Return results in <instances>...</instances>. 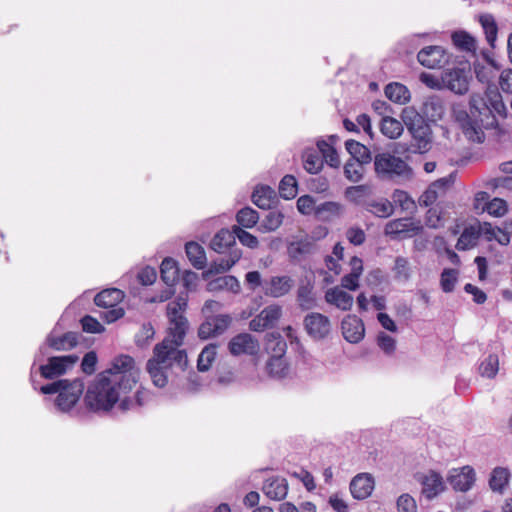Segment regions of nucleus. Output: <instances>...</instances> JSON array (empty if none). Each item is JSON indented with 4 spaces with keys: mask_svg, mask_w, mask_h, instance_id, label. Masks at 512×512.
<instances>
[{
    "mask_svg": "<svg viewBox=\"0 0 512 512\" xmlns=\"http://www.w3.org/2000/svg\"><path fill=\"white\" fill-rule=\"evenodd\" d=\"M139 377L140 369L133 357L127 354L116 356L111 367L98 373L88 385L84 395L85 407L94 413L111 411L120 395L129 393Z\"/></svg>",
    "mask_w": 512,
    "mask_h": 512,
    "instance_id": "obj_1",
    "label": "nucleus"
},
{
    "mask_svg": "<svg viewBox=\"0 0 512 512\" xmlns=\"http://www.w3.org/2000/svg\"><path fill=\"white\" fill-rule=\"evenodd\" d=\"M452 116L464 136L469 141L475 143L484 142V129H493L498 126V121L491 107L486 99L480 95H471L469 111L462 105H454L452 107Z\"/></svg>",
    "mask_w": 512,
    "mask_h": 512,
    "instance_id": "obj_2",
    "label": "nucleus"
},
{
    "mask_svg": "<svg viewBox=\"0 0 512 512\" xmlns=\"http://www.w3.org/2000/svg\"><path fill=\"white\" fill-rule=\"evenodd\" d=\"M84 388L83 379L75 378L73 380L54 379L53 382L42 385L39 390L45 395L57 394L54 400L57 411L77 416L80 410L75 409V406L83 394Z\"/></svg>",
    "mask_w": 512,
    "mask_h": 512,
    "instance_id": "obj_3",
    "label": "nucleus"
},
{
    "mask_svg": "<svg viewBox=\"0 0 512 512\" xmlns=\"http://www.w3.org/2000/svg\"><path fill=\"white\" fill-rule=\"evenodd\" d=\"M402 122L416 144L413 145V153H425L430 150L432 142V129L423 115L413 107H405L401 112Z\"/></svg>",
    "mask_w": 512,
    "mask_h": 512,
    "instance_id": "obj_4",
    "label": "nucleus"
},
{
    "mask_svg": "<svg viewBox=\"0 0 512 512\" xmlns=\"http://www.w3.org/2000/svg\"><path fill=\"white\" fill-rule=\"evenodd\" d=\"M374 170L380 180H410L413 177V169L403 159L389 152L375 155Z\"/></svg>",
    "mask_w": 512,
    "mask_h": 512,
    "instance_id": "obj_5",
    "label": "nucleus"
},
{
    "mask_svg": "<svg viewBox=\"0 0 512 512\" xmlns=\"http://www.w3.org/2000/svg\"><path fill=\"white\" fill-rule=\"evenodd\" d=\"M79 360L75 354L51 356L47 359V363L40 365L39 373L41 377L54 380L67 373Z\"/></svg>",
    "mask_w": 512,
    "mask_h": 512,
    "instance_id": "obj_6",
    "label": "nucleus"
},
{
    "mask_svg": "<svg viewBox=\"0 0 512 512\" xmlns=\"http://www.w3.org/2000/svg\"><path fill=\"white\" fill-rule=\"evenodd\" d=\"M232 317L229 314L207 316L198 328V337L207 340L222 335L231 325Z\"/></svg>",
    "mask_w": 512,
    "mask_h": 512,
    "instance_id": "obj_7",
    "label": "nucleus"
},
{
    "mask_svg": "<svg viewBox=\"0 0 512 512\" xmlns=\"http://www.w3.org/2000/svg\"><path fill=\"white\" fill-rule=\"evenodd\" d=\"M423 230L420 222L412 221V218L404 217L389 221L384 228V234L391 239L399 240L406 237H412Z\"/></svg>",
    "mask_w": 512,
    "mask_h": 512,
    "instance_id": "obj_8",
    "label": "nucleus"
},
{
    "mask_svg": "<svg viewBox=\"0 0 512 512\" xmlns=\"http://www.w3.org/2000/svg\"><path fill=\"white\" fill-rule=\"evenodd\" d=\"M446 480L453 490L467 492L473 487L476 481V473L472 466L465 465L461 468L450 470Z\"/></svg>",
    "mask_w": 512,
    "mask_h": 512,
    "instance_id": "obj_9",
    "label": "nucleus"
},
{
    "mask_svg": "<svg viewBox=\"0 0 512 512\" xmlns=\"http://www.w3.org/2000/svg\"><path fill=\"white\" fill-rule=\"evenodd\" d=\"M304 327L311 338L314 340H323L330 333L331 323L327 316L313 312L305 316Z\"/></svg>",
    "mask_w": 512,
    "mask_h": 512,
    "instance_id": "obj_10",
    "label": "nucleus"
},
{
    "mask_svg": "<svg viewBox=\"0 0 512 512\" xmlns=\"http://www.w3.org/2000/svg\"><path fill=\"white\" fill-rule=\"evenodd\" d=\"M258 340L249 333H239L228 343V350L233 356L242 354L254 356L259 352Z\"/></svg>",
    "mask_w": 512,
    "mask_h": 512,
    "instance_id": "obj_11",
    "label": "nucleus"
},
{
    "mask_svg": "<svg viewBox=\"0 0 512 512\" xmlns=\"http://www.w3.org/2000/svg\"><path fill=\"white\" fill-rule=\"evenodd\" d=\"M343 337L349 343L360 342L365 335V327L361 318L356 315H347L341 322Z\"/></svg>",
    "mask_w": 512,
    "mask_h": 512,
    "instance_id": "obj_12",
    "label": "nucleus"
},
{
    "mask_svg": "<svg viewBox=\"0 0 512 512\" xmlns=\"http://www.w3.org/2000/svg\"><path fill=\"white\" fill-rule=\"evenodd\" d=\"M465 68H453L445 71L442 80L446 87L456 94H465L468 91V76Z\"/></svg>",
    "mask_w": 512,
    "mask_h": 512,
    "instance_id": "obj_13",
    "label": "nucleus"
},
{
    "mask_svg": "<svg viewBox=\"0 0 512 512\" xmlns=\"http://www.w3.org/2000/svg\"><path fill=\"white\" fill-rule=\"evenodd\" d=\"M295 282L290 276H273L270 280L263 283L265 295L279 298L288 294L293 288Z\"/></svg>",
    "mask_w": 512,
    "mask_h": 512,
    "instance_id": "obj_14",
    "label": "nucleus"
},
{
    "mask_svg": "<svg viewBox=\"0 0 512 512\" xmlns=\"http://www.w3.org/2000/svg\"><path fill=\"white\" fill-rule=\"evenodd\" d=\"M445 56L443 47L432 45L422 48L417 54V60L422 66L434 69L447 61Z\"/></svg>",
    "mask_w": 512,
    "mask_h": 512,
    "instance_id": "obj_15",
    "label": "nucleus"
},
{
    "mask_svg": "<svg viewBox=\"0 0 512 512\" xmlns=\"http://www.w3.org/2000/svg\"><path fill=\"white\" fill-rule=\"evenodd\" d=\"M422 484V494L429 500L435 498L445 491L446 485L439 472L430 470L427 475L420 479Z\"/></svg>",
    "mask_w": 512,
    "mask_h": 512,
    "instance_id": "obj_16",
    "label": "nucleus"
},
{
    "mask_svg": "<svg viewBox=\"0 0 512 512\" xmlns=\"http://www.w3.org/2000/svg\"><path fill=\"white\" fill-rule=\"evenodd\" d=\"M374 489V478L369 473H359L350 482V492L353 498L364 500Z\"/></svg>",
    "mask_w": 512,
    "mask_h": 512,
    "instance_id": "obj_17",
    "label": "nucleus"
},
{
    "mask_svg": "<svg viewBox=\"0 0 512 512\" xmlns=\"http://www.w3.org/2000/svg\"><path fill=\"white\" fill-rule=\"evenodd\" d=\"M82 335L78 332L69 331L60 336L50 333L46 338V345L55 351H69L75 348Z\"/></svg>",
    "mask_w": 512,
    "mask_h": 512,
    "instance_id": "obj_18",
    "label": "nucleus"
},
{
    "mask_svg": "<svg viewBox=\"0 0 512 512\" xmlns=\"http://www.w3.org/2000/svg\"><path fill=\"white\" fill-rule=\"evenodd\" d=\"M252 202L264 210H271L278 202V197L274 189L268 185L257 187L251 196Z\"/></svg>",
    "mask_w": 512,
    "mask_h": 512,
    "instance_id": "obj_19",
    "label": "nucleus"
},
{
    "mask_svg": "<svg viewBox=\"0 0 512 512\" xmlns=\"http://www.w3.org/2000/svg\"><path fill=\"white\" fill-rule=\"evenodd\" d=\"M422 113L429 122L436 123L441 120L445 114V107L441 97L437 95L428 97L423 103Z\"/></svg>",
    "mask_w": 512,
    "mask_h": 512,
    "instance_id": "obj_20",
    "label": "nucleus"
},
{
    "mask_svg": "<svg viewBox=\"0 0 512 512\" xmlns=\"http://www.w3.org/2000/svg\"><path fill=\"white\" fill-rule=\"evenodd\" d=\"M262 491L272 500H283L288 492V484L285 478L273 477L264 482Z\"/></svg>",
    "mask_w": 512,
    "mask_h": 512,
    "instance_id": "obj_21",
    "label": "nucleus"
},
{
    "mask_svg": "<svg viewBox=\"0 0 512 512\" xmlns=\"http://www.w3.org/2000/svg\"><path fill=\"white\" fill-rule=\"evenodd\" d=\"M235 245L234 225L230 230L227 228L220 229L210 242V248L217 253H223L226 249L234 247Z\"/></svg>",
    "mask_w": 512,
    "mask_h": 512,
    "instance_id": "obj_22",
    "label": "nucleus"
},
{
    "mask_svg": "<svg viewBox=\"0 0 512 512\" xmlns=\"http://www.w3.org/2000/svg\"><path fill=\"white\" fill-rule=\"evenodd\" d=\"M345 148L351 155V159L358 163V166L369 164L372 161L371 151L362 143L349 139L345 142Z\"/></svg>",
    "mask_w": 512,
    "mask_h": 512,
    "instance_id": "obj_23",
    "label": "nucleus"
},
{
    "mask_svg": "<svg viewBox=\"0 0 512 512\" xmlns=\"http://www.w3.org/2000/svg\"><path fill=\"white\" fill-rule=\"evenodd\" d=\"M325 300L343 311L350 310L353 305V296L338 287L328 289L325 293Z\"/></svg>",
    "mask_w": 512,
    "mask_h": 512,
    "instance_id": "obj_24",
    "label": "nucleus"
},
{
    "mask_svg": "<svg viewBox=\"0 0 512 512\" xmlns=\"http://www.w3.org/2000/svg\"><path fill=\"white\" fill-rule=\"evenodd\" d=\"M180 269L178 263L172 257H166L160 265V275L162 281L168 286L173 287L179 280Z\"/></svg>",
    "mask_w": 512,
    "mask_h": 512,
    "instance_id": "obj_25",
    "label": "nucleus"
},
{
    "mask_svg": "<svg viewBox=\"0 0 512 512\" xmlns=\"http://www.w3.org/2000/svg\"><path fill=\"white\" fill-rule=\"evenodd\" d=\"M124 298V293L120 289L110 288L102 290L94 297V303L98 307L108 309L115 307Z\"/></svg>",
    "mask_w": 512,
    "mask_h": 512,
    "instance_id": "obj_26",
    "label": "nucleus"
},
{
    "mask_svg": "<svg viewBox=\"0 0 512 512\" xmlns=\"http://www.w3.org/2000/svg\"><path fill=\"white\" fill-rule=\"evenodd\" d=\"M265 350L270 357H285L287 343L279 332L267 333L265 336Z\"/></svg>",
    "mask_w": 512,
    "mask_h": 512,
    "instance_id": "obj_27",
    "label": "nucleus"
},
{
    "mask_svg": "<svg viewBox=\"0 0 512 512\" xmlns=\"http://www.w3.org/2000/svg\"><path fill=\"white\" fill-rule=\"evenodd\" d=\"M266 371L270 377L280 380L288 377L290 365L286 357H269Z\"/></svg>",
    "mask_w": 512,
    "mask_h": 512,
    "instance_id": "obj_28",
    "label": "nucleus"
},
{
    "mask_svg": "<svg viewBox=\"0 0 512 512\" xmlns=\"http://www.w3.org/2000/svg\"><path fill=\"white\" fill-rule=\"evenodd\" d=\"M384 93L389 100L398 104H405L411 98L409 89L399 82L387 84L384 88Z\"/></svg>",
    "mask_w": 512,
    "mask_h": 512,
    "instance_id": "obj_29",
    "label": "nucleus"
},
{
    "mask_svg": "<svg viewBox=\"0 0 512 512\" xmlns=\"http://www.w3.org/2000/svg\"><path fill=\"white\" fill-rule=\"evenodd\" d=\"M170 324L172 326L169 328V332L173 337L171 343H173L175 347H179L183 344L189 328L188 320L185 316L173 317L170 319Z\"/></svg>",
    "mask_w": 512,
    "mask_h": 512,
    "instance_id": "obj_30",
    "label": "nucleus"
},
{
    "mask_svg": "<svg viewBox=\"0 0 512 512\" xmlns=\"http://www.w3.org/2000/svg\"><path fill=\"white\" fill-rule=\"evenodd\" d=\"M301 281L297 290V301L302 310H309L315 305V297L313 295L314 284L310 279Z\"/></svg>",
    "mask_w": 512,
    "mask_h": 512,
    "instance_id": "obj_31",
    "label": "nucleus"
},
{
    "mask_svg": "<svg viewBox=\"0 0 512 512\" xmlns=\"http://www.w3.org/2000/svg\"><path fill=\"white\" fill-rule=\"evenodd\" d=\"M185 252L194 268L200 270L206 266L205 250L200 244L194 241L187 242Z\"/></svg>",
    "mask_w": 512,
    "mask_h": 512,
    "instance_id": "obj_32",
    "label": "nucleus"
},
{
    "mask_svg": "<svg viewBox=\"0 0 512 512\" xmlns=\"http://www.w3.org/2000/svg\"><path fill=\"white\" fill-rule=\"evenodd\" d=\"M303 167L310 174H317L323 168V159L313 148L306 149L302 155Z\"/></svg>",
    "mask_w": 512,
    "mask_h": 512,
    "instance_id": "obj_33",
    "label": "nucleus"
},
{
    "mask_svg": "<svg viewBox=\"0 0 512 512\" xmlns=\"http://www.w3.org/2000/svg\"><path fill=\"white\" fill-rule=\"evenodd\" d=\"M479 22L484 30L488 44L494 48L497 40L498 25L492 14L485 13L479 16Z\"/></svg>",
    "mask_w": 512,
    "mask_h": 512,
    "instance_id": "obj_34",
    "label": "nucleus"
},
{
    "mask_svg": "<svg viewBox=\"0 0 512 512\" xmlns=\"http://www.w3.org/2000/svg\"><path fill=\"white\" fill-rule=\"evenodd\" d=\"M510 478V472L507 468L496 467L492 470L489 478V487L494 492L502 493L507 486Z\"/></svg>",
    "mask_w": 512,
    "mask_h": 512,
    "instance_id": "obj_35",
    "label": "nucleus"
},
{
    "mask_svg": "<svg viewBox=\"0 0 512 512\" xmlns=\"http://www.w3.org/2000/svg\"><path fill=\"white\" fill-rule=\"evenodd\" d=\"M452 42L460 50L475 53L477 48L476 39L464 30L452 33Z\"/></svg>",
    "mask_w": 512,
    "mask_h": 512,
    "instance_id": "obj_36",
    "label": "nucleus"
},
{
    "mask_svg": "<svg viewBox=\"0 0 512 512\" xmlns=\"http://www.w3.org/2000/svg\"><path fill=\"white\" fill-rule=\"evenodd\" d=\"M380 131L384 136L396 139L403 133V123L391 116H383L380 122Z\"/></svg>",
    "mask_w": 512,
    "mask_h": 512,
    "instance_id": "obj_37",
    "label": "nucleus"
},
{
    "mask_svg": "<svg viewBox=\"0 0 512 512\" xmlns=\"http://www.w3.org/2000/svg\"><path fill=\"white\" fill-rule=\"evenodd\" d=\"M479 237L480 233L476 231V226L470 225L465 227L455 247L459 251H466L477 245Z\"/></svg>",
    "mask_w": 512,
    "mask_h": 512,
    "instance_id": "obj_38",
    "label": "nucleus"
},
{
    "mask_svg": "<svg viewBox=\"0 0 512 512\" xmlns=\"http://www.w3.org/2000/svg\"><path fill=\"white\" fill-rule=\"evenodd\" d=\"M166 367L158 365L156 360H148L146 370L149 373L153 384L158 388H163L168 383V376L165 371Z\"/></svg>",
    "mask_w": 512,
    "mask_h": 512,
    "instance_id": "obj_39",
    "label": "nucleus"
},
{
    "mask_svg": "<svg viewBox=\"0 0 512 512\" xmlns=\"http://www.w3.org/2000/svg\"><path fill=\"white\" fill-rule=\"evenodd\" d=\"M217 343H209L201 351L197 360V369L200 372L208 371L217 355Z\"/></svg>",
    "mask_w": 512,
    "mask_h": 512,
    "instance_id": "obj_40",
    "label": "nucleus"
},
{
    "mask_svg": "<svg viewBox=\"0 0 512 512\" xmlns=\"http://www.w3.org/2000/svg\"><path fill=\"white\" fill-rule=\"evenodd\" d=\"M341 204L334 201L321 203L315 209V217L321 221H329L333 216H338L341 211Z\"/></svg>",
    "mask_w": 512,
    "mask_h": 512,
    "instance_id": "obj_41",
    "label": "nucleus"
},
{
    "mask_svg": "<svg viewBox=\"0 0 512 512\" xmlns=\"http://www.w3.org/2000/svg\"><path fill=\"white\" fill-rule=\"evenodd\" d=\"M298 192V183L293 175H285L279 183V195L285 200L296 197Z\"/></svg>",
    "mask_w": 512,
    "mask_h": 512,
    "instance_id": "obj_42",
    "label": "nucleus"
},
{
    "mask_svg": "<svg viewBox=\"0 0 512 512\" xmlns=\"http://www.w3.org/2000/svg\"><path fill=\"white\" fill-rule=\"evenodd\" d=\"M259 220V214L251 207L241 208L236 214V221L241 228H252Z\"/></svg>",
    "mask_w": 512,
    "mask_h": 512,
    "instance_id": "obj_43",
    "label": "nucleus"
},
{
    "mask_svg": "<svg viewBox=\"0 0 512 512\" xmlns=\"http://www.w3.org/2000/svg\"><path fill=\"white\" fill-rule=\"evenodd\" d=\"M499 370V358L497 354L491 353L485 357L479 365V373L483 377L494 378Z\"/></svg>",
    "mask_w": 512,
    "mask_h": 512,
    "instance_id": "obj_44",
    "label": "nucleus"
},
{
    "mask_svg": "<svg viewBox=\"0 0 512 512\" xmlns=\"http://www.w3.org/2000/svg\"><path fill=\"white\" fill-rule=\"evenodd\" d=\"M174 349L175 347L170 345V341L164 339L161 343L155 345L153 349L154 357L150 360H156L158 365H162L171 358Z\"/></svg>",
    "mask_w": 512,
    "mask_h": 512,
    "instance_id": "obj_45",
    "label": "nucleus"
},
{
    "mask_svg": "<svg viewBox=\"0 0 512 512\" xmlns=\"http://www.w3.org/2000/svg\"><path fill=\"white\" fill-rule=\"evenodd\" d=\"M459 271L457 269L445 268L441 273L440 286L443 292L451 293L458 281Z\"/></svg>",
    "mask_w": 512,
    "mask_h": 512,
    "instance_id": "obj_46",
    "label": "nucleus"
},
{
    "mask_svg": "<svg viewBox=\"0 0 512 512\" xmlns=\"http://www.w3.org/2000/svg\"><path fill=\"white\" fill-rule=\"evenodd\" d=\"M368 207L373 208V209L367 208V210L369 212H371L375 216L381 217V218H387L394 213V206L387 199H383L382 201H379V202L371 201L370 203H368Z\"/></svg>",
    "mask_w": 512,
    "mask_h": 512,
    "instance_id": "obj_47",
    "label": "nucleus"
},
{
    "mask_svg": "<svg viewBox=\"0 0 512 512\" xmlns=\"http://www.w3.org/2000/svg\"><path fill=\"white\" fill-rule=\"evenodd\" d=\"M486 97H487L486 101L488 102L489 106L491 107L493 113L495 112L498 115H500L501 117L507 116V108H506V106L502 100V96L498 90H494V91L489 90L486 93Z\"/></svg>",
    "mask_w": 512,
    "mask_h": 512,
    "instance_id": "obj_48",
    "label": "nucleus"
},
{
    "mask_svg": "<svg viewBox=\"0 0 512 512\" xmlns=\"http://www.w3.org/2000/svg\"><path fill=\"white\" fill-rule=\"evenodd\" d=\"M314 249L315 244L308 240L292 242L288 247L290 256L293 258H296L299 255L311 254L314 252Z\"/></svg>",
    "mask_w": 512,
    "mask_h": 512,
    "instance_id": "obj_49",
    "label": "nucleus"
},
{
    "mask_svg": "<svg viewBox=\"0 0 512 512\" xmlns=\"http://www.w3.org/2000/svg\"><path fill=\"white\" fill-rule=\"evenodd\" d=\"M260 315L268 328H273L282 315V308L277 304L269 305L260 312Z\"/></svg>",
    "mask_w": 512,
    "mask_h": 512,
    "instance_id": "obj_50",
    "label": "nucleus"
},
{
    "mask_svg": "<svg viewBox=\"0 0 512 512\" xmlns=\"http://www.w3.org/2000/svg\"><path fill=\"white\" fill-rule=\"evenodd\" d=\"M482 211H487L494 217H502L507 213L508 205L505 200L495 197L486 206H482Z\"/></svg>",
    "mask_w": 512,
    "mask_h": 512,
    "instance_id": "obj_51",
    "label": "nucleus"
},
{
    "mask_svg": "<svg viewBox=\"0 0 512 512\" xmlns=\"http://www.w3.org/2000/svg\"><path fill=\"white\" fill-rule=\"evenodd\" d=\"M235 239L238 238L240 243L250 249H256L259 245L258 238L247 232L238 225H234Z\"/></svg>",
    "mask_w": 512,
    "mask_h": 512,
    "instance_id": "obj_52",
    "label": "nucleus"
},
{
    "mask_svg": "<svg viewBox=\"0 0 512 512\" xmlns=\"http://www.w3.org/2000/svg\"><path fill=\"white\" fill-rule=\"evenodd\" d=\"M392 200L395 204H398L402 210L416 209L414 200L404 190L395 189L392 193Z\"/></svg>",
    "mask_w": 512,
    "mask_h": 512,
    "instance_id": "obj_53",
    "label": "nucleus"
},
{
    "mask_svg": "<svg viewBox=\"0 0 512 512\" xmlns=\"http://www.w3.org/2000/svg\"><path fill=\"white\" fill-rule=\"evenodd\" d=\"M155 330L150 322L144 323L139 333L135 335V344L138 347H145L154 338Z\"/></svg>",
    "mask_w": 512,
    "mask_h": 512,
    "instance_id": "obj_54",
    "label": "nucleus"
},
{
    "mask_svg": "<svg viewBox=\"0 0 512 512\" xmlns=\"http://www.w3.org/2000/svg\"><path fill=\"white\" fill-rule=\"evenodd\" d=\"M82 330L86 333L98 334L105 330V327L94 317L85 315L80 319Z\"/></svg>",
    "mask_w": 512,
    "mask_h": 512,
    "instance_id": "obj_55",
    "label": "nucleus"
},
{
    "mask_svg": "<svg viewBox=\"0 0 512 512\" xmlns=\"http://www.w3.org/2000/svg\"><path fill=\"white\" fill-rule=\"evenodd\" d=\"M284 215L280 211H270L261 226L265 231H275L279 228L283 222Z\"/></svg>",
    "mask_w": 512,
    "mask_h": 512,
    "instance_id": "obj_56",
    "label": "nucleus"
},
{
    "mask_svg": "<svg viewBox=\"0 0 512 512\" xmlns=\"http://www.w3.org/2000/svg\"><path fill=\"white\" fill-rule=\"evenodd\" d=\"M344 174L348 180L359 182L363 177V165L358 166V163L348 160L344 166Z\"/></svg>",
    "mask_w": 512,
    "mask_h": 512,
    "instance_id": "obj_57",
    "label": "nucleus"
},
{
    "mask_svg": "<svg viewBox=\"0 0 512 512\" xmlns=\"http://www.w3.org/2000/svg\"><path fill=\"white\" fill-rule=\"evenodd\" d=\"M395 278L408 280L410 278L409 262L405 257L397 256L393 267Z\"/></svg>",
    "mask_w": 512,
    "mask_h": 512,
    "instance_id": "obj_58",
    "label": "nucleus"
},
{
    "mask_svg": "<svg viewBox=\"0 0 512 512\" xmlns=\"http://www.w3.org/2000/svg\"><path fill=\"white\" fill-rule=\"evenodd\" d=\"M98 356L95 351L87 352L81 361V370L86 375H92L96 371Z\"/></svg>",
    "mask_w": 512,
    "mask_h": 512,
    "instance_id": "obj_59",
    "label": "nucleus"
},
{
    "mask_svg": "<svg viewBox=\"0 0 512 512\" xmlns=\"http://www.w3.org/2000/svg\"><path fill=\"white\" fill-rule=\"evenodd\" d=\"M297 209L303 215H310L312 212L315 214V199L311 195H303L297 200Z\"/></svg>",
    "mask_w": 512,
    "mask_h": 512,
    "instance_id": "obj_60",
    "label": "nucleus"
},
{
    "mask_svg": "<svg viewBox=\"0 0 512 512\" xmlns=\"http://www.w3.org/2000/svg\"><path fill=\"white\" fill-rule=\"evenodd\" d=\"M377 344L388 355L396 349L395 339L384 332H379L377 335Z\"/></svg>",
    "mask_w": 512,
    "mask_h": 512,
    "instance_id": "obj_61",
    "label": "nucleus"
},
{
    "mask_svg": "<svg viewBox=\"0 0 512 512\" xmlns=\"http://www.w3.org/2000/svg\"><path fill=\"white\" fill-rule=\"evenodd\" d=\"M399 512H417V505L412 496L402 494L397 500Z\"/></svg>",
    "mask_w": 512,
    "mask_h": 512,
    "instance_id": "obj_62",
    "label": "nucleus"
},
{
    "mask_svg": "<svg viewBox=\"0 0 512 512\" xmlns=\"http://www.w3.org/2000/svg\"><path fill=\"white\" fill-rule=\"evenodd\" d=\"M137 278L143 286L152 285L156 281L157 272L155 268L146 266L139 271Z\"/></svg>",
    "mask_w": 512,
    "mask_h": 512,
    "instance_id": "obj_63",
    "label": "nucleus"
},
{
    "mask_svg": "<svg viewBox=\"0 0 512 512\" xmlns=\"http://www.w3.org/2000/svg\"><path fill=\"white\" fill-rule=\"evenodd\" d=\"M308 189L311 192L323 193L329 188V182L326 177L319 176L317 178H311L307 183Z\"/></svg>",
    "mask_w": 512,
    "mask_h": 512,
    "instance_id": "obj_64",
    "label": "nucleus"
}]
</instances>
